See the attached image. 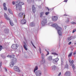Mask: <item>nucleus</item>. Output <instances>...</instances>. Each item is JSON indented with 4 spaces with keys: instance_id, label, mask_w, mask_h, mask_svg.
Returning <instances> with one entry per match:
<instances>
[{
    "instance_id": "7",
    "label": "nucleus",
    "mask_w": 76,
    "mask_h": 76,
    "mask_svg": "<svg viewBox=\"0 0 76 76\" xmlns=\"http://www.w3.org/2000/svg\"><path fill=\"white\" fill-rule=\"evenodd\" d=\"M23 15H24L23 18H24L25 17V14L23 13H22V12L19 13L18 15V16L20 18H22V17H23Z\"/></svg>"
},
{
    "instance_id": "37",
    "label": "nucleus",
    "mask_w": 76,
    "mask_h": 76,
    "mask_svg": "<svg viewBox=\"0 0 76 76\" xmlns=\"http://www.w3.org/2000/svg\"><path fill=\"white\" fill-rule=\"evenodd\" d=\"M76 29L72 31V33H74V32H76Z\"/></svg>"
},
{
    "instance_id": "18",
    "label": "nucleus",
    "mask_w": 76,
    "mask_h": 76,
    "mask_svg": "<svg viewBox=\"0 0 76 76\" xmlns=\"http://www.w3.org/2000/svg\"><path fill=\"white\" fill-rule=\"evenodd\" d=\"M26 22V21L25 19H23L21 20V23L22 24H23L24 23H25Z\"/></svg>"
},
{
    "instance_id": "44",
    "label": "nucleus",
    "mask_w": 76,
    "mask_h": 76,
    "mask_svg": "<svg viewBox=\"0 0 76 76\" xmlns=\"http://www.w3.org/2000/svg\"><path fill=\"white\" fill-rule=\"evenodd\" d=\"M72 60V59L69 58V62H70L71 61V60Z\"/></svg>"
},
{
    "instance_id": "31",
    "label": "nucleus",
    "mask_w": 76,
    "mask_h": 76,
    "mask_svg": "<svg viewBox=\"0 0 76 76\" xmlns=\"http://www.w3.org/2000/svg\"><path fill=\"white\" fill-rule=\"evenodd\" d=\"M49 13H50V12H45V15H48Z\"/></svg>"
},
{
    "instance_id": "55",
    "label": "nucleus",
    "mask_w": 76,
    "mask_h": 76,
    "mask_svg": "<svg viewBox=\"0 0 76 76\" xmlns=\"http://www.w3.org/2000/svg\"><path fill=\"white\" fill-rule=\"evenodd\" d=\"M71 51H73V49H72Z\"/></svg>"
},
{
    "instance_id": "24",
    "label": "nucleus",
    "mask_w": 76,
    "mask_h": 76,
    "mask_svg": "<svg viewBox=\"0 0 76 76\" xmlns=\"http://www.w3.org/2000/svg\"><path fill=\"white\" fill-rule=\"evenodd\" d=\"M38 70V66H36L35 68L34 69V73L35 72V71H36V70Z\"/></svg>"
},
{
    "instance_id": "56",
    "label": "nucleus",
    "mask_w": 76,
    "mask_h": 76,
    "mask_svg": "<svg viewBox=\"0 0 76 76\" xmlns=\"http://www.w3.org/2000/svg\"><path fill=\"white\" fill-rule=\"evenodd\" d=\"M0 76H1V75H0Z\"/></svg>"
},
{
    "instance_id": "42",
    "label": "nucleus",
    "mask_w": 76,
    "mask_h": 76,
    "mask_svg": "<svg viewBox=\"0 0 76 76\" xmlns=\"http://www.w3.org/2000/svg\"><path fill=\"white\" fill-rule=\"evenodd\" d=\"M66 22H67V23L69 22V19H68V20H66Z\"/></svg>"
},
{
    "instance_id": "4",
    "label": "nucleus",
    "mask_w": 76,
    "mask_h": 76,
    "mask_svg": "<svg viewBox=\"0 0 76 76\" xmlns=\"http://www.w3.org/2000/svg\"><path fill=\"white\" fill-rule=\"evenodd\" d=\"M52 19L53 21V22H56L58 20V17L57 16H54L52 17Z\"/></svg>"
},
{
    "instance_id": "28",
    "label": "nucleus",
    "mask_w": 76,
    "mask_h": 76,
    "mask_svg": "<svg viewBox=\"0 0 76 76\" xmlns=\"http://www.w3.org/2000/svg\"><path fill=\"white\" fill-rule=\"evenodd\" d=\"M40 17H42V15H44V12H42L40 13Z\"/></svg>"
},
{
    "instance_id": "38",
    "label": "nucleus",
    "mask_w": 76,
    "mask_h": 76,
    "mask_svg": "<svg viewBox=\"0 0 76 76\" xmlns=\"http://www.w3.org/2000/svg\"><path fill=\"white\" fill-rule=\"evenodd\" d=\"M4 70L5 72H7V69L6 68H4Z\"/></svg>"
},
{
    "instance_id": "34",
    "label": "nucleus",
    "mask_w": 76,
    "mask_h": 76,
    "mask_svg": "<svg viewBox=\"0 0 76 76\" xmlns=\"http://www.w3.org/2000/svg\"><path fill=\"white\" fill-rule=\"evenodd\" d=\"M39 52H40V53L41 54V48H39Z\"/></svg>"
},
{
    "instance_id": "25",
    "label": "nucleus",
    "mask_w": 76,
    "mask_h": 76,
    "mask_svg": "<svg viewBox=\"0 0 76 76\" xmlns=\"http://www.w3.org/2000/svg\"><path fill=\"white\" fill-rule=\"evenodd\" d=\"M30 25L31 26H35V24L34 23V22H33L30 23Z\"/></svg>"
},
{
    "instance_id": "35",
    "label": "nucleus",
    "mask_w": 76,
    "mask_h": 76,
    "mask_svg": "<svg viewBox=\"0 0 76 76\" xmlns=\"http://www.w3.org/2000/svg\"><path fill=\"white\" fill-rule=\"evenodd\" d=\"M71 23L72 24H76V23H75V22H72Z\"/></svg>"
},
{
    "instance_id": "8",
    "label": "nucleus",
    "mask_w": 76,
    "mask_h": 76,
    "mask_svg": "<svg viewBox=\"0 0 76 76\" xmlns=\"http://www.w3.org/2000/svg\"><path fill=\"white\" fill-rule=\"evenodd\" d=\"M18 46L17 44H13L12 46V49H14V50H16L18 48Z\"/></svg>"
},
{
    "instance_id": "15",
    "label": "nucleus",
    "mask_w": 76,
    "mask_h": 76,
    "mask_svg": "<svg viewBox=\"0 0 76 76\" xmlns=\"http://www.w3.org/2000/svg\"><path fill=\"white\" fill-rule=\"evenodd\" d=\"M44 55L43 53L42 54L41 58H42V61H44L45 62V59H44Z\"/></svg>"
},
{
    "instance_id": "54",
    "label": "nucleus",
    "mask_w": 76,
    "mask_h": 76,
    "mask_svg": "<svg viewBox=\"0 0 76 76\" xmlns=\"http://www.w3.org/2000/svg\"><path fill=\"white\" fill-rule=\"evenodd\" d=\"M48 11H49V8H48Z\"/></svg>"
},
{
    "instance_id": "21",
    "label": "nucleus",
    "mask_w": 76,
    "mask_h": 76,
    "mask_svg": "<svg viewBox=\"0 0 76 76\" xmlns=\"http://www.w3.org/2000/svg\"><path fill=\"white\" fill-rule=\"evenodd\" d=\"M15 56L14 55H8V56H7V57H10V58H12V57H15Z\"/></svg>"
},
{
    "instance_id": "52",
    "label": "nucleus",
    "mask_w": 76,
    "mask_h": 76,
    "mask_svg": "<svg viewBox=\"0 0 76 76\" xmlns=\"http://www.w3.org/2000/svg\"><path fill=\"white\" fill-rule=\"evenodd\" d=\"M74 44H75V45H76V43H74Z\"/></svg>"
},
{
    "instance_id": "32",
    "label": "nucleus",
    "mask_w": 76,
    "mask_h": 76,
    "mask_svg": "<svg viewBox=\"0 0 76 76\" xmlns=\"http://www.w3.org/2000/svg\"><path fill=\"white\" fill-rule=\"evenodd\" d=\"M31 43L32 45L33 46V47H34V48H36V47H35V46L34 45V44H33V43H32V41H31Z\"/></svg>"
},
{
    "instance_id": "43",
    "label": "nucleus",
    "mask_w": 76,
    "mask_h": 76,
    "mask_svg": "<svg viewBox=\"0 0 76 76\" xmlns=\"http://www.w3.org/2000/svg\"><path fill=\"white\" fill-rule=\"evenodd\" d=\"M72 44V42H69V43H68V45H70V44Z\"/></svg>"
},
{
    "instance_id": "12",
    "label": "nucleus",
    "mask_w": 76,
    "mask_h": 76,
    "mask_svg": "<svg viewBox=\"0 0 76 76\" xmlns=\"http://www.w3.org/2000/svg\"><path fill=\"white\" fill-rule=\"evenodd\" d=\"M58 60H59V59H58V58H56L53 59V62L54 64H56V63Z\"/></svg>"
},
{
    "instance_id": "3",
    "label": "nucleus",
    "mask_w": 76,
    "mask_h": 76,
    "mask_svg": "<svg viewBox=\"0 0 76 76\" xmlns=\"http://www.w3.org/2000/svg\"><path fill=\"white\" fill-rule=\"evenodd\" d=\"M36 76H40L42 75V72L40 71H37L35 72Z\"/></svg>"
},
{
    "instance_id": "11",
    "label": "nucleus",
    "mask_w": 76,
    "mask_h": 76,
    "mask_svg": "<svg viewBox=\"0 0 76 76\" xmlns=\"http://www.w3.org/2000/svg\"><path fill=\"white\" fill-rule=\"evenodd\" d=\"M64 76H70V72L69 71H66L64 74Z\"/></svg>"
},
{
    "instance_id": "47",
    "label": "nucleus",
    "mask_w": 76,
    "mask_h": 76,
    "mask_svg": "<svg viewBox=\"0 0 76 76\" xmlns=\"http://www.w3.org/2000/svg\"><path fill=\"white\" fill-rule=\"evenodd\" d=\"M70 37L68 38V39L69 41H70V40H71V39H70Z\"/></svg>"
},
{
    "instance_id": "22",
    "label": "nucleus",
    "mask_w": 76,
    "mask_h": 76,
    "mask_svg": "<svg viewBox=\"0 0 76 76\" xmlns=\"http://www.w3.org/2000/svg\"><path fill=\"white\" fill-rule=\"evenodd\" d=\"M15 56L14 55H8V56H7V57H10V58H12V57H15Z\"/></svg>"
},
{
    "instance_id": "46",
    "label": "nucleus",
    "mask_w": 76,
    "mask_h": 76,
    "mask_svg": "<svg viewBox=\"0 0 76 76\" xmlns=\"http://www.w3.org/2000/svg\"><path fill=\"white\" fill-rule=\"evenodd\" d=\"M61 72H60L58 74V76H60V75H61Z\"/></svg>"
},
{
    "instance_id": "6",
    "label": "nucleus",
    "mask_w": 76,
    "mask_h": 76,
    "mask_svg": "<svg viewBox=\"0 0 76 76\" xmlns=\"http://www.w3.org/2000/svg\"><path fill=\"white\" fill-rule=\"evenodd\" d=\"M14 71L17 72H20V69H19V67L17 66H15L14 67Z\"/></svg>"
},
{
    "instance_id": "1",
    "label": "nucleus",
    "mask_w": 76,
    "mask_h": 76,
    "mask_svg": "<svg viewBox=\"0 0 76 76\" xmlns=\"http://www.w3.org/2000/svg\"><path fill=\"white\" fill-rule=\"evenodd\" d=\"M51 26L54 28L56 27V28L57 30L59 35H62L61 34V28L58 26L56 23L53 24L51 25Z\"/></svg>"
},
{
    "instance_id": "49",
    "label": "nucleus",
    "mask_w": 76,
    "mask_h": 76,
    "mask_svg": "<svg viewBox=\"0 0 76 76\" xmlns=\"http://www.w3.org/2000/svg\"><path fill=\"white\" fill-rule=\"evenodd\" d=\"M39 9L41 8V6H39Z\"/></svg>"
},
{
    "instance_id": "33",
    "label": "nucleus",
    "mask_w": 76,
    "mask_h": 76,
    "mask_svg": "<svg viewBox=\"0 0 76 76\" xmlns=\"http://www.w3.org/2000/svg\"><path fill=\"white\" fill-rule=\"evenodd\" d=\"M3 47H2V46L1 45H0V51L2 50V48Z\"/></svg>"
},
{
    "instance_id": "41",
    "label": "nucleus",
    "mask_w": 76,
    "mask_h": 76,
    "mask_svg": "<svg viewBox=\"0 0 76 76\" xmlns=\"http://www.w3.org/2000/svg\"><path fill=\"white\" fill-rule=\"evenodd\" d=\"M5 31H6L7 32H7V33H8V32H9V30L7 29V30H5Z\"/></svg>"
},
{
    "instance_id": "51",
    "label": "nucleus",
    "mask_w": 76,
    "mask_h": 76,
    "mask_svg": "<svg viewBox=\"0 0 76 76\" xmlns=\"http://www.w3.org/2000/svg\"><path fill=\"white\" fill-rule=\"evenodd\" d=\"M64 16H67V15H66L65 14L64 15Z\"/></svg>"
},
{
    "instance_id": "40",
    "label": "nucleus",
    "mask_w": 76,
    "mask_h": 76,
    "mask_svg": "<svg viewBox=\"0 0 76 76\" xmlns=\"http://www.w3.org/2000/svg\"><path fill=\"white\" fill-rule=\"evenodd\" d=\"M76 55V51L74 52L73 53V55Z\"/></svg>"
},
{
    "instance_id": "50",
    "label": "nucleus",
    "mask_w": 76,
    "mask_h": 76,
    "mask_svg": "<svg viewBox=\"0 0 76 76\" xmlns=\"http://www.w3.org/2000/svg\"><path fill=\"white\" fill-rule=\"evenodd\" d=\"M12 4H13L14 5V4H15V2L13 1L12 2Z\"/></svg>"
},
{
    "instance_id": "27",
    "label": "nucleus",
    "mask_w": 76,
    "mask_h": 76,
    "mask_svg": "<svg viewBox=\"0 0 76 76\" xmlns=\"http://www.w3.org/2000/svg\"><path fill=\"white\" fill-rule=\"evenodd\" d=\"M10 25L11 26H13V22H12V21L10 20Z\"/></svg>"
},
{
    "instance_id": "9",
    "label": "nucleus",
    "mask_w": 76,
    "mask_h": 76,
    "mask_svg": "<svg viewBox=\"0 0 76 76\" xmlns=\"http://www.w3.org/2000/svg\"><path fill=\"white\" fill-rule=\"evenodd\" d=\"M12 58L11 60L12 62H13L14 63H17V59L16 58H14V57H13Z\"/></svg>"
},
{
    "instance_id": "13",
    "label": "nucleus",
    "mask_w": 76,
    "mask_h": 76,
    "mask_svg": "<svg viewBox=\"0 0 76 76\" xmlns=\"http://www.w3.org/2000/svg\"><path fill=\"white\" fill-rule=\"evenodd\" d=\"M24 44H23L24 48L26 50H28V48H27V45H26V43L25 42H23Z\"/></svg>"
},
{
    "instance_id": "14",
    "label": "nucleus",
    "mask_w": 76,
    "mask_h": 76,
    "mask_svg": "<svg viewBox=\"0 0 76 76\" xmlns=\"http://www.w3.org/2000/svg\"><path fill=\"white\" fill-rule=\"evenodd\" d=\"M3 6L4 7V10H7V7L6 6V3H4L3 4Z\"/></svg>"
},
{
    "instance_id": "45",
    "label": "nucleus",
    "mask_w": 76,
    "mask_h": 76,
    "mask_svg": "<svg viewBox=\"0 0 76 76\" xmlns=\"http://www.w3.org/2000/svg\"><path fill=\"white\" fill-rule=\"evenodd\" d=\"M46 51L48 53L46 55V56H47V55H48V54H49V52H48V51Z\"/></svg>"
},
{
    "instance_id": "29",
    "label": "nucleus",
    "mask_w": 76,
    "mask_h": 76,
    "mask_svg": "<svg viewBox=\"0 0 76 76\" xmlns=\"http://www.w3.org/2000/svg\"><path fill=\"white\" fill-rule=\"evenodd\" d=\"M48 58L49 60H52V57L51 56H50L48 57Z\"/></svg>"
},
{
    "instance_id": "26",
    "label": "nucleus",
    "mask_w": 76,
    "mask_h": 76,
    "mask_svg": "<svg viewBox=\"0 0 76 76\" xmlns=\"http://www.w3.org/2000/svg\"><path fill=\"white\" fill-rule=\"evenodd\" d=\"M8 11H9V12L10 13H11V14H12L13 12H12V11L10 9H8Z\"/></svg>"
},
{
    "instance_id": "30",
    "label": "nucleus",
    "mask_w": 76,
    "mask_h": 76,
    "mask_svg": "<svg viewBox=\"0 0 76 76\" xmlns=\"http://www.w3.org/2000/svg\"><path fill=\"white\" fill-rule=\"evenodd\" d=\"M65 68H66L67 69H69V65H66L65 67Z\"/></svg>"
},
{
    "instance_id": "16",
    "label": "nucleus",
    "mask_w": 76,
    "mask_h": 76,
    "mask_svg": "<svg viewBox=\"0 0 76 76\" xmlns=\"http://www.w3.org/2000/svg\"><path fill=\"white\" fill-rule=\"evenodd\" d=\"M10 67H13L15 65V63L13 62H11L10 63Z\"/></svg>"
},
{
    "instance_id": "19",
    "label": "nucleus",
    "mask_w": 76,
    "mask_h": 76,
    "mask_svg": "<svg viewBox=\"0 0 76 76\" xmlns=\"http://www.w3.org/2000/svg\"><path fill=\"white\" fill-rule=\"evenodd\" d=\"M32 9L33 10V11L34 13H35V7L34 6V5H33L32 6Z\"/></svg>"
},
{
    "instance_id": "20",
    "label": "nucleus",
    "mask_w": 76,
    "mask_h": 76,
    "mask_svg": "<svg viewBox=\"0 0 76 76\" xmlns=\"http://www.w3.org/2000/svg\"><path fill=\"white\" fill-rule=\"evenodd\" d=\"M51 67L53 70H56V69L57 68L56 66L55 65L52 66Z\"/></svg>"
},
{
    "instance_id": "53",
    "label": "nucleus",
    "mask_w": 76,
    "mask_h": 76,
    "mask_svg": "<svg viewBox=\"0 0 76 76\" xmlns=\"http://www.w3.org/2000/svg\"><path fill=\"white\" fill-rule=\"evenodd\" d=\"M29 0H27V1H29Z\"/></svg>"
},
{
    "instance_id": "39",
    "label": "nucleus",
    "mask_w": 76,
    "mask_h": 76,
    "mask_svg": "<svg viewBox=\"0 0 76 76\" xmlns=\"http://www.w3.org/2000/svg\"><path fill=\"white\" fill-rule=\"evenodd\" d=\"M53 54H55V55H56V56H58V54H57V53H53Z\"/></svg>"
},
{
    "instance_id": "2",
    "label": "nucleus",
    "mask_w": 76,
    "mask_h": 76,
    "mask_svg": "<svg viewBox=\"0 0 76 76\" xmlns=\"http://www.w3.org/2000/svg\"><path fill=\"white\" fill-rule=\"evenodd\" d=\"M23 4H24V3L23 2H20L18 4H16V9L17 10L19 9L20 10V9H22V5H23Z\"/></svg>"
},
{
    "instance_id": "10",
    "label": "nucleus",
    "mask_w": 76,
    "mask_h": 76,
    "mask_svg": "<svg viewBox=\"0 0 76 76\" xmlns=\"http://www.w3.org/2000/svg\"><path fill=\"white\" fill-rule=\"evenodd\" d=\"M73 62L74 61L73 60H72L70 62V64H71L72 66L73 69H75V65L73 64Z\"/></svg>"
},
{
    "instance_id": "23",
    "label": "nucleus",
    "mask_w": 76,
    "mask_h": 76,
    "mask_svg": "<svg viewBox=\"0 0 76 76\" xmlns=\"http://www.w3.org/2000/svg\"><path fill=\"white\" fill-rule=\"evenodd\" d=\"M72 53H73V52H71L68 55V57L69 58L71 56H72Z\"/></svg>"
},
{
    "instance_id": "48",
    "label": "nucleus",
    "mask_w": 76,
    "mask_h": 76,
    "mask_svg": "<svg viewBox=\"0 0 76 76\" xmlns=\"http://www.w3.org/2000/svg\"><path fill=\"white\" fill-rule=\"evenodd\" d=\"M67 0H65L64 1V2H67Z\"/></svg>"
},
{
    "instance_id": "17",
    "label": "nucleus",
    "mask_w": 76,
    "mask_h": 76,
    "mask_svg": "<svg viewBox=\"0 0 76 76\" xmlns=\"http://www.w3.org/2000/svg\"><path fill=\"white\" fill-rule=\"evenodd\" d=\"M4 16L5 19H7V20H10V19H9V17H7V16L6 14L5 13H4Z\"/></svg>"
},
{
    "instance_id": "36",
    "label": "nucleus",
    "mask_w": 76,
    "mask_h": 76,
    "mask_svg": "<svg viewBox=\"0 0 76 76\" xmlns=\"http://www.w3.org/2000/svg\"><path fill=\"white\" fill-rule=\"evenodd\" d=\"M1 65H2V62H0V68L1 66Z\"/></svg>"
},
{
    "instance_id": "5",
    "label": "nucleus",
    "mask_w": 76,
    "mask_h": 76,
    "mask_svg": "<svg viewBox=\"0 0 76 76\" xmlns=\"http://www.w3.org/2000/svg\"><path fill=\"white\" fill-rule=\"evenodd\" d=\"M47 23V19L44 18L43 19L42 21V25L43 26H44Z\"/></svg>"
}]
</instances>
